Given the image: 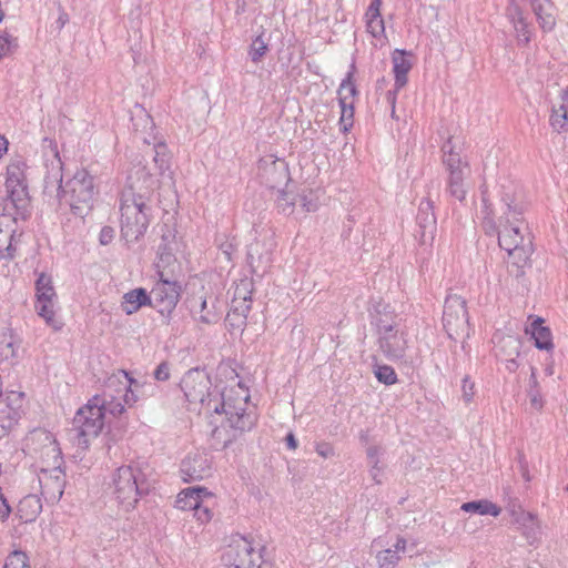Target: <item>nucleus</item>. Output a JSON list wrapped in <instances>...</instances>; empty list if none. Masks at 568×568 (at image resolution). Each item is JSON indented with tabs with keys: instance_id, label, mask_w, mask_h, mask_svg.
Returning <instances> with one entry per match:
<instances>
[{
	"instance_id": "1",
	"label": "nucleus",
	"mask_w": 568,
	"mask_h": 568,
	"mask_svg": "<svg viewBox=\"0 0 568 568\" xmlns=\"http://www.w3.org/2000/svg\"><path fill=\"white\" fill-rule=\"evenodd\" d=\"M180 387L189 409L207 417L224 415L229 426L235 430H250L254 426L255 414L248 408L250 392L241 382L222 392H213L206 371L192 368L183 375Z\"/></svg>"
},
{
	"instance_id": "2",
	"label": "nucleus",
	"mask_w": 568,
	"mask_h": 568,
	"mask_svg": "<svg viewBox=\"0 0 568 568\" xmlns=\"http://www.w3.org/2000/svg\"><path fill=\"white\" fill-rule=\"evenodd\" d=\"M45 190L55 191L57 196L67 197L72 212L79 216L87 214L93 206L97 194L93 176L84 169L78 170L71 180L62 187L63 164L55 145L51 146V159L45 162Z\"/></svg>"
},
{
	"instance_id": "3",
	"label": "nucleus",
	"mask_w": 568,
	"mask_h": 568,
	"mask_svg": "<svg viewBox=\"0 0 568 568\" xmlns=\"http://www.w3.org/2000/svg\"><path fill=\"white\" fill-rule=\"evenodd\" d=\"M105 414L116 417L123 414V408L104 388L80 407L73 417L79 447L87 448L90 440L99 436L104 426Z\"/></svg>"
},
{
	"instance_id": "4",
	"label": "nucleus",
	"mask_w": 568,
	"mask_h": 568,
	"mask_svg": "<svg viewBox=\"0 0 568 568\" xmlns=\"http://www.w3.org/2000/svg\"><path fill=\"white\" fill-rule=\"evenodd\" d=\"M151 222V206L143 194L135 193L133 186L125 187L120 196L121 235L128 243L139 241Z\"/></svg>"
},
{
	"instance_id": "5",
	"label": "nucleus",
	"mask_w": 568,
	"mask_h": 568,
	"mask_svg": "<svg viewBox=\"0 0 568 568\" xmlns=\"http://www.w3.org/2000/svg\"><path fill=\"white\" fill-rule=\"evenodd\" d=\"M498 231L499 246L508 253L513 265L525 267L532 254V242L529 234L523 227L519 217L504 219Z\"/></svg>"
},
{
	"instance_id": "6",
	"label": "nucleus",
	"mask_w": 568,
	"mask_h": 568,
	"mask_svg": "<svg viewBox=\"0 0 568 568\" xmlns=\"http://www.w3.org/2000/svg\"><path fill=\"white\" fill-rule=\"evenodd\" d=\"M27 162L22 156H14L6 168L4 196L6 209H17L20 214L29 211L30 196L27 184Z\"/></svg>"
},
{
	"instance_id": "7",
	"label": "nucleus",
	"mask_w": 568,
	"mask_h": 568,
	"mask_svg": "<svg viewBox=\"0 0 568 568\" xmlns=\"http://www.w3.org/2000/svg\"><path fill=\"white\" fill-rule=\"evenodd\" d=\"M263 548L244 536H233L223 550L221 561L224 568H261L264 561Z\"/></svg>"
},
{
	"instance_id": "8",
	"label": "nucleus",
	"mask_w": 568,
	"mask_h": 568,
	"mask_svg": "<svg viewBox=\"0 0 568 568\" xmlns=\"http://www.w3.org/2000/svg\"><path fill=\"white\" fill-rule=\"evenodd\" d=\"M443 161L448 171V191L452 196L463 201L469 189L470 168L463 160L452 139H448L443 148Z\"/></svg>"
},
{
	"instance_id": "9",
	"label": "nucleus",
	"mask_w": 568,
	"mask_h": 568,
	"mask_svg": "<svg viewBox=\"0 0 568 568\" xmlns=\"http://www.w3.org/2000/svg\"><path fill=\"white\" fill-rule=\"evenodd\" d=\"M151 385L139 382L132 378L128 372L118 371L108 377L105 381V390L114 397V402L121 404L123 413L125 406L132 407L138 400L148 394V389Z\"/></svg>"
},
{
	"instance_id": "10",
	"label": "nucleus",
	"mask_w": 568,
	"mask_h": 568,
	"mask_svg": "<svg viewBox=\"0 0 568 568\" xmlns=\"http://www.w3.org/2000/svg\"><path fill=\"white\" fill-rule=\"evenodd\" d=\"M140 475L141 471L131 466H122L113 475L112 494L125 511L133 509L142 495Z\"/></svg>"
},
{
	"instance_id": "11",
	"label": "nucleus",
	"mask_w": 568,
	"mask_h": 568,
	"mask_svg": "<svg viewBox=\"0 0 568 568\" xmlns=\"http://www.w3.org/2000/svg\"><path fill=\"white\" fill-rule=\"evenodd\" d=\"M378 345L383 354L390 361L403 359L408 348L406 333L394 321L378 318L376 322Z\"/></svg>"
},
{
	"instance_id": "12",
	"label": "nucleus",
	"mask_w": 568,
	"mask_h": 568,
	"mask_svg": "<svg viewBox=\"0 0 568 568\" xmlns=\"http://www.w3.org/2000/svg\"><path fill=\"white\" fill-rule=\"evenodd\" d=\"M28 212L20 214L17 209H6L2 203V213L0 214V257L12 258L17 251V245L22 235L20 221H23Z\"/></svg>"
},
{
	"instance_id": "13",
	"label": "nucleus",
	"mask_w": 568,
	"mask_h": 568,
	"mask_svg": "<svg viewBox=\"0 0 568 568\" xmlns=\"http://www.w3.org/2000/svg\"><path fill=\"white\" fill-rule=\"evenodd\" d=\"M443 323L450 337L466 334L468 336L469 320L466 301L458 295L448 296L444 305Z\"/></svg>"
},
{
	"instance_id": "14",
	"label": "nucleus",
	"mask_w": 568,
	"mask_h": 568,
	"mask_svg": "<svg viewBox=\"0 0 568 568\" xmlns=\"http://www.w3.org/2000/svg\"><path fill=\"white\" fill-rule=\"evenodd\" d=\"M181 292L176 281L160 278L149 293L150 306L161 315H170L180 301Z\"/></svg>"
},
{
	"instance_id": "15",
	"label": "nucleus",
	"mask_w": 568,
	"mask_h": 568,
	"mask_svg": "<svg viewBox=\"0 0 568 568\" xmlns=\"http://www.w3.org/2000/svg\"><path fill=\"white\" fill-rule=\"evenodd\" d=\"M57 294L52 278L41 273L36 281V311L48 324H52L55 314Z\"/></svg>"
},
{
	"instance_id": "16",
	"label": "nucleus",
	"mask_w": 568,
	"mask_h": 568,
	"mask_svg": "<svg viewBox=\"0 0 568 568\" xmlns=\"http://www.w3.org/2000/svg\"><path fill=\"white\" fill-rule=\"evenodd\" d=\"M38 481L42 497L51 504L58 503L64 490L65 475L60 466H38Z\"/></svg>"
},
{
	"instance_id": "17",
	"label": "nucleus",
	"mask_w": 568,
	"mask_h": 568,
	"mask_svg": "<svg viewBox=\"0 0 568 568\" xmlns=\"http://www.w3.org/2000/svg\"><path fill=\"white\" fill-rule=\"evenodd\" d=\"M393 73H394V90L386 94V99L392 106V114L395 113L396 95L408 82V73L413 68V54L405 50L396 49L392 53Z\"/></svg>"
},
{
	"instance_id": "18",
	"label": "nucleus",
	"mask_w": 568,
	"mask_h": 568,
	"mask_svg": "<svg viewBox=\"0 0 568 568\" xmlns=\"http://www.w3.org/2000/svg\"><path fill=\"white\" fill-rule=\"evenodd\" d=\"M258 172L273 189L286 185L290 181L288 168L283 159L266 155L258 162Z\"/></svg>"
},
{
	"instance_id": "19",
	"label": "nucleus",
	"mask_w": 568,
	"mask_h": 568,
	"mask_svg": "<svg viewBox=\"0 0 568 568\" xmlns=\"http://www.w3.org/2000/svg\"><path fill=\"white\" fill-rule=\"evenodd\" d=\"M24 408V394L10 390L0 397V425L10 428L21 417Z\"/></svg>"
},
{
	"instance_id": "20",
	"label": "nucleus",
	"mask_w": 568,
	"mask_h": 568,
	"mask_svg": "<svg viewBox=\"0 0 568 568\" xmlns=\"http://www.w3.org/2000/svg\"><path fill=\"white\" fill-rule=\"evenodd\" d=\"M357 90L352 79V72H348L338 88V101L341 106L339 122L344 131H347L353 125L354 99Z\"/></svg>"
},
{
	"instance_id": "21",
	"label": "nucleus",
	"mask_w": 568,
	"mask_h": 568,
	"mask_svg": "<svg viewBox=\"0 0 568 568\" xmlns=\"http://www.w3.org/2000/svg\"><path fill=\"white\" fill-rule=\"evenodd\" d=\"M181 474L185 481L202 480L211 475V460L205 453L189 454L181 463Z\"/></svg>"
},
{
	"instance_id": "22",
	"label": "nucleus",
	"mask_w": 568,
	"mask_h": 568,
	"mask_svg": "<svg viewBox=\"0 0 568 568\" xmlns=\"http://www.w3.org/2000/svg\"><path fill=\"white\" fill-rule=\"evenodd\" d=\"M383 0H372L365 13L366 31L372 36L374 47H383L387 42L384 19L381 14Z\"/></svg>"
},
{
	"instance_id": "23",
	"label": "nucleus",
	"mask_w": 568,
	"mask_h": 568,
	"mask_svg": "<svg viewBox=\"0 0 568 568\" xmlns=\"http://www.w3.org/2000/svg\"><path fill=\"white\" fill-rule=\"evenodd\" d=\"M493 341L496 355L506 362V367L509 372H515L518 368L516 357L519 355L520 339L514 335L496 334Z\"/></svg>"
},
{
	"instance_id": "24",
	"label": "nucleus",
	"mask_w": 568,
	"mask_h": 568,
	"mask_svg": "<svg viewBox=\"0 0 568 568\" xmlns=\"http://www.w3.org/2000/svg\"><path fill=\"white\" fill-rule=\"evenodd\" d=\"M33 438H37L38 442L42 444L41 449L39 452V462L37 463L38 466H44L45 468H51L54 466H60L62 463L61 452L57 444V442L53 439L51 434L47 432H39L33 435Z\"/></svg>"
},
{
	"instance_id": "25",
	"label": "nucleus",
	"mask_w": 568,
	"mask_h": 568,
	"mask_svg": "<svg viewBox=\"0 0 568 568\" xmlns=\"http://www.w3.org/2000/svg\"><path fill=\"white\" fill-rule=\"evenodd\" d=\"M504 219L519 217L523 214L524 207L518 201L517 189L514 184H503L499 190V207Z\"/></svg>"
},
{
	"instance_id": "26",
	"label": "nucleus",
	"mask_w": 568,
	"mask_h": 568,
	"mask_svg": "<svg viewBox=\"0 0 568 568\" xmlns=\"http://www.w3.org/2000/svg\"><path fill=\"white\" fill-rule=\"evenodd\" d=\"M416 220L420 229L422 241L424 243H432L436 233V217L429 200L420 201Z\"/></svg>"
},
{
	"instance_id": "27",
	"label": "nucleus",
	"mask_w": 568,
	"mask_h": 568,
	"mask_svg": "<svg viewBox=\"0 0 568 568\" xmlns=\"http://www.w3.org/2000/svg\"><path fill=\"white\" fill-rule=\"evenodd\" d=\"M507 18L513 26L514 33L518 41V44H528L531 40L532 30L529 23L527 22V19L521 8L516 3L509 6L507 9Z\"/></svg>"
},
{
	"instance_id": "28",
	"label": "nucleus",
	"mask_w": 568,
	"mask_h": 568,
	"mask_svg": "<svg viewBox=\"0 0 568 568\" xmlns=\"http://www.w3.org/2000/svg\"><path fill=\"white\" fill-rule=\"evenodd\" d=\"M407 540L405 537L397 535L395 542L383 550H379L376 556L377 568H395L402 559V555L406 552Z\"/></svg>"
},
{
	"instance_id": "29",
	"label": "nucleus",
	"mask_w": 568,
	"mask_h": 568,
	"mask_svg": "<svg viewBox=\"0 0 568 568\" xmlns=\"http://www.w3.org/2000/svg\"><path fill=\"white\" fill-rule=\"evenodd\" d=\"M204 498H212V493L206 488L192 487L184 489L178 495L175 505L176 508L181 510L193 511L202 501H204Z\"/></svg>"
},
{
	"instance_id": "30",
	"label": "nucleus",
	"mask_w": 568,
	"mask_h": 568,
	"mask_svg": "<svg viewBox=\"0 0 568 568\" xmlns=\"http://www.w3.org/2000/svg\"><path fill=\"white\" fill-rule=\"evenodd\" d=\"M531 9L537 18L539 27L545 31H551L556 26L554 6L549 0H530Z\"/></svg>"
},
{
	"instance_id": "31",
	"label": "nucleus",
	"mask_w": 568,
	"mask_h": 568,
	"mask_svg": "<svg viewBox=\"0 0 568 568\" xmlns=\"http://www.w3.org/2000/svg\"><path fill=\"white\" fill-rule=\"evenodd\" d=\"M560 100L552 106L549 119L550 126L558 133L568 132V88L562 90Z\"/></svg>"
},
{
	"instance_id": "32",
	"label": "nucleus",
	"mask_w": 568,
	"mask_h": 568,
	"mask_svg": "<svg viewBox=\"0 0 568 568\" xmlns=\"http://www.w3.org/2000/svg\"><path fill=\"white\" fill-rule=\"evenodd\" d=\"M190 311L197 323L212 325L219 321V314L214 311V307H207L206 298L202 296L190 300Z\"/></svg>"
},
{
	"instance_id": "33",
	"label": "nucleus",
	"mask_w": 568,
	"mask_h": 568,
	"mask_svg": "<svg viewBox=\"0 0 568 568\" xmlns=\"http://www.w3.org/2000/svg\"><path fill=\"white\" fill-rule=\"evenodd\" d=\"M150 306L149 293L145 288L139 287L126 292L121 302V310L126 315L136 313L142 306Z\"/></svg>"
},
{
	"instance_id": "34",
	"label": "nucleus",
	"mask_w": 568,
	"mask_h": 568,
	"mask_svg": "<svg viewBox=\"0 0 568 568\" xmlns=\"http://www.w3.org/2000/svg\"><path fill=\"white\" fill-rule=\"evenodd\" d=\"M19 343L9 332L0 334V364L13 365L19 357Z\"/></svg>"
},
{
	"instance_id": "35",
	"label": "nucleus",
	"mask_w": 568,
	"mask_h": 568,
	"mask_svg": "<svg viewBox=\"0 0 568 568\" xmlns=\"http://www.w3.org/2000/svg\"><path fill=\"white\" fill-rule=\"evenodd\" d=\"M530 334L535 341V346L539 349L551 351L554 348L552 335L549 327L544 326V320L537 317L530 325Z\"/></svg>"
},
{
	"instance_id": "36",
	"label": "nucleus",
	"mask_w": 568,
	"mask_h": 568,
	"mask_svg": "<svg viewBox=\"0 0 568 568\" xmlns=\"http://www.w3.org/2000/svg\"><path fill=\"white\" fill-rule=\"evenodd\" d=\"M247 260L254 273L264 272L271 264V251L262 250L258 242L253 243L248 247Z\"/></svg>"
},
{
	"instance_id": "37",
	"label": "nucleus",
	"mask_w": 568,
	"mask_h": 568,
	"mask_svg": "<svg viewBox=\"0 0 568 568\" xmlns=\"http://www.w3.org/2000/svg\"><path fill=\"white\" fill-rule=\"evenodd\" d=\"M252 286L253 284L248 278H243L234 288V308L243 314L247 313L251 308L250 302L252 296Z\"/></svg>"
},
{
	"instance_id": "38",
	"label": "nucleus",
	"mask_w": 568,
	"mask_h": 568,
	"mask_svg": "<svg viewBox=\"0 0 568 568\" xmlns=\"http://www.w3.org/2000/svg\"><path fill=\"white\" fill-rule=\"evenodd\" d=\"M366 454L369 466V475L376 484H381L385 468L384 464L382 463L384 452L378 446H369Z\"/></svg>"
},
{
	"instance_id": "39",
	"label": "nucleus",
	"mask_w": 568,
	"mask_h": 568,
	"mask_svg": "<svg viewBox=\"0 0 568 568\" xmlns=\"http://www.w3.org/2000/svg\"><path fill=\"white\" fill-rule=\"evenodd\" d=\"M460 509L466 513L479 514L483 516L490 515L494 517L499 516L501 513L500 507L487 499L464 503Z\"/></svg>"
},
{
	"instance_id": "40",
	"label": "nucleus",
	"mask_w": 568,
	"mask_h": 568,
	"mask_svg": "<svg viewBox=\"0 0 568 568\" xmlns=\"http://www.w3.org/2000/svg\"><path fill=\"white\" fill-rule=\"evenodd\" d=\"M30 508V514L26 515V521L33 520L36 516L41 511V504L37 496L30 495L24 497L19 505V511L23 513L24 508Z\"/></svg>"
},
{
	"instance_id": "41",
	"label": "nucleus",
	"mask_w": 568,
	"mask_h": 568,
	"mask_svg": "<svg viewBox=\"0 0 568 568\" xmlns=\"http://www.w3.org/2000/svg\"><path fill=\"white\" fill-rule=\"evenodd\" d=\"M212 498H204V501H202L194 510L193 516L195 519L201 524L209 523L213 517L212 511Z\"/></svg>"
},
{
	"instance_id": "42",
	"label": "nucleus",
	"mask_w": 568,
	"mask_h": 568,
	"mask_svg": "<svg viewBox=\"0 0 568 568\" xmlns=\"http://www.w3.org/2000/svg\"><path fill=\"white\" fill-rule=\"evenodd\" d=\"M483 226L488 234H494L496 232V225L494 222L495 211L491 205L488 203V200L483 196Z\"/></svg>"
},
{
	"instance_id": "43",
	"label": "nucleus",
	"mask_w": 568,
	"mask_h": 568,
	"mask_svg": "<svg viewBox=\"0 0 568 568\" xmlns=\"http://www.w3.org/2000/svg\"><path fill=\"white\" fill-rule=\"evenodd\" d=\"M374 374L378 382L385 385H393L397 381V375L394 368L388 365H376Z\"/></svg>"
},
{
	"instance_id": "44",
	"label": "nucleus",
	"mask_w": 568,
	"mask_h": 568,
	"mask_svg": "<svg viewBox=\"0 0 568 568\" xmlns=\"http://www.w3.org/2000/svg\"><path fill=\"white\" fill-rule=\"evenodd\" d=\"M3 568H30L29 558L26 552L14 550L7 557Z\"/></svg>"
},
{
	"instance_id": "45",
	"label": "nucleus",
	"mask_w": 568,
	"mask_h": 568,
	"mask_svg": "<svg viewBox=\"0 0 568 568\" xmlns=\"http://www.w3.org/2000/svg\"><path fill=\"white\" fill-rule=\"evenodd\" d=\"M300 205L306 212H314L318 209L320 201L313 190H305L298 195Z\"/></svg>"
},
{
	"instance_id": "46",
	"label": "nucleus",
	"mask_w": 568,
	"mask_h": 568,
	"mask_svg": "<svg viewBox=\"0 0 568 568\" xmlns=\"http://www.w3.org/2000/svg\"><path fill=\"white\" fill-rule=\"evenodd\" d=\"M519 523L525 527V535L527 538H536L538 529V520L531 513H523L519 517Z\"/></svg>"
},
{
	"instance_id": "47",
	"label": "nucleus",
	"mask_w": 568,
	"mask_h": 568,
	"mask_svg": "<svg viewBox=\"0 0 568 568\" xmlns=\"http://www.w3.org/2000/svg\"><path fill=\"white\" fill-rule=\"evenodd\" d=\"M267 43L262 39V37H257L253 40L251 48H250V58L253 62H260L261 59L266 54L267 52Z\"/></svg>"
},
{
	"instance_id": "48",
	"label": "nucleus",
	"mask_w": 568,
	"mask_h": 568,
	"mask_svg": "<svg viewBox=\"0 0 568 568\" xmlns=\"http://www.w3.org/2000/svg\"><path fill=\"white\" fill-rule=\"evenodd\" d=\"M278 193L276 200L278 209L285 214L292 213L297 200L296 196L287 191H278Z\"/></svg>"
},
{
	"instance_id": "49",
	"label": "nucleus",
	"mask_w": 568,
	"mask_h": 568,
	"mask_svg": "<svg viewBox=\"0 0 568 568\" xmlns=\"http://www.w3.org/2000/svg\"><path fill=\"white\" fill-rule=\"evenodd\" d=\"M530 383H531V388H530V392H529V402H530V405L532 408L537 409V410H540L544 406V402H542V397L537 388V379H536V376H535V373L532 372L531 374V378H530Z\"/></svg>"
},
{
	"instance_id": "50",
	"label": "nucleus",
	"mask_w": 568,
	"mask_h": 568,
	"mask_svg": "<svg viewBox=\"0 0 568 568\" xmlns=\"http://www.w3.org/2000/svg\"><path fill=\"white\" fill-rule=\"evenodd\" d=\"M14 47V40L8 33L0 32V60L11 53Z\"/></svg>"
},
{
	"instance_id": "51",
	"label": "nucleus",
	"mask_w": 568,
	"mask_h": 568,
	"mask_svg": "<svg viewBox=\"0 0 568 568\" xmlns=\"http://www.w3.org/2000/svg\"><path fill=\"white\" fill-rule=\"evenodd\" d=\"M475 396V383L470 381L468 376L463 378L462 384V397L463 400L468 404Z\"/></svg>"
},
{
	"instance_id": "52",
	"label": "nucleus",
	"mask_w": 568,
	"mask_h": 568,
	"mask_svg": "<svg viewBox=\"0 0 568 568\" xmlns=\"http://www.w3.org/2000/svg\"><path fill=\"white\" fill-rule=\"evenodd\" d=\"M153 376L159 382H165L171 376L170 365L166 362L161 363L154 371Z\"/></svg>"
},
{
	"instance_id": "53",
	"label": "nucleus",
	"mask_w": 568,
	"mask_h": 568,
	"mask_svg": "<svg viewBox=\"0 0 568 568\" xmlns=\"http://www.w3.org/2000/svg\"><path fill=\"white\" fill-rule=\"evenodd\" d=\"M315 450L316 453L324 457V458H328V457H332L334 455V448L331 444L328 443H318L315 447Z\"/></svg>"
},
{
	"instance_id": "54",
	"label": "nucleus",
	"mask_w": 568,
	"mask_h": 568,
	"mask_svg": "<svg viewBox=\"0 0 568 568\" xmlns=\"http://www.w3.org/2000/svg\"><path fill=\"white\" fill-rule=\"evenodd\" d=\"M114 236V231L110 226H104L100 231L99 241L102 245L109 244Z\"/></svg>"
},
{
	"instance_id": "55",
	"label": "nucleus",
	"mask_w": 568,
	"mask_h": 568,
	"mask_svg": "<svg viewBox=\"0 0 568 568\" xmlns=\"http://www.w3.org/2000/svg\"><path fill=\"white\" fill-rule=\"evenodd\" d=\"M9 141L2 134H0V159L8 152Z\"/></svg>"
},
{
	"instance_id": "56",
	"label": "nucleus",
	"mask_w": 568,
	"mask_h": 568,
	"mask_svg": "<svg viewBox=\"0 0 568 568\" xmlns=\"http://www.w3.org/2000/svg\"><path fill=\"white\" fill-rule=\"evenodd\" d=\"M286 442H287V446L288 448L291 449H295L296 446H297V443L293 436V434H288L287 437H286Z\"/></svg>"
},
{
	"instance_id": "57",
	"label": "nucleus",
	"mask_w": 568,
	"mask_h": 568,
	"mask_svg": "<svg viewBox=\"0 0 568 568\" xmlns=\"http://www.w3.org/2000/svg\"><path fill=\"white\" fill-rule=\"evenodd\" d=\"M164 150H165V145H163V144H158L155 146V152H156V155L154 158L155 162H159V156L164 154Z\"/></svg>"
},
{
	"instance_id": "58",
	"label": "nucleus",
	"mask_w": 568,
	"mask_h": 568,
	"mask_svg": "<svg viewBox=\"0 0 568 568\" xmlns=\"http://www.w3.org/2000/svg\"><path fill=\"white\" fill-rule=\"evenodd\" d=\"M140 113H141L140 119H141L145 124H151V119H150V116H149L146 113H144V111H143V110H140Z\"/></svg>"
},
{
	"instance_id": "59",
	"label": "nucleus",
	"mask_w": 568,
	"mask_h": 568,
	"mask_svg": "<svg viewBox=\"0 0 568 568\" xmlns=\"http://www.w3.org/2000/svg\"><path fill=\"white\" fill-rule=\"evenodd\" d=\"M58 21H59V23H60V26L62 28L65 24V22L68 21L67 14L65 13L60 14Z\"/></svg>"
},
{
	"instance_id": "60",
	"label": "nucleus",
	"mask_w": 568,
	"mask_h": 568,
	"mask_svg": "<svg viewBox=\"0 0 568 568\" xmlns=\"http://www.w3.org/2000/svg\"><path fill=\"white\" fill-rule=\"evenodd\" d=\"M223 252L227 256V260H230L231 258V253L229 251V247H225V250Z\"/></svg>"
},
{
	"instance_id": "61",
	"label": "nucleus",
	"mask_w": 568,
	"mask_h": 568,
	"mask_svg": "<svg viewBox=\"0 0 568 568\" xmlns=\"http://www.w3.org/2000/svg\"><path fill=\"white\" fill-rule=\"evenodd\" d=\"M223 252L227 256V260H230L231 258V253L229 251V247H225V250Z\"/></svg>"
},
{
	"instance_id": "62",
	"label": "nucleus",
	"mask_w": 568,
	"mask_h": 568,
	"mask_svg": "<svg viewBox=\"0 0 568 568\" xmlns=\"http://www.w3.org/2000/svg\"><path fill=\"white\" fill-rule=\"evenodd\" d=\"M566 490L568 491V485H567V487H566Z\"/></svg>"
}]
</instances>
